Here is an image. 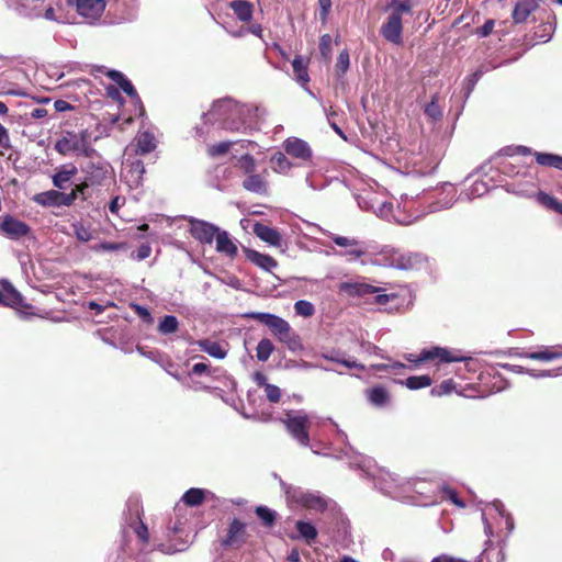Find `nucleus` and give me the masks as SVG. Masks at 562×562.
I'll use <instances>...</instances> for the list:
<instances>
[{"instance_id": "43", "label": "nucleus", "mask_w": 562, "mask_h": 562, "mask_svg": "<svg viewBox=\"0 0 562 562\" xmlns=\"http://www.w3.org/2000/svg\"><path fill=\"white\" fill-rule=\"evenodd\" d=\"M424 112L432 121H437L442 116L441 109L438 104V97L436 94L432 95L430 102L425 105Z\"/></svg>"}, {"instance_id": "29", "label": "nucleus", "mask_w": 562, "mask_h": 562, "mask_svg": "<svg viewBox=\"0 0 562 562\" xmlns=\"http://www.w3.org/2000/svg\"><path fill=\"white\" fill-rule=\"evenodd\" d=\"M538 165L562 170V156L551 153L536 151L533 154Z\"/></svg>"}, {"instance_id": "28", "label": "nucleus", "mask_w": 562, "mask_h": 562, "mask_svg": "<svg viewBox=\"0 0 562 562\" xmlns=\"http://www.w3.org/2000/svg\"><path fill=\"white\" fill-rule=\"evenodd\" d=\"M247 258L267 271H270L278 266V262L273 257L260 254L256 250H247Z\"/></svg>"}, {"instance_id": "10", "label": "nucleus", "mask_w": 562, "mask_h": 562, "mask_svg": "<svg viewBox=\"0 0 562 562\" xmlns=\"http://www.w3.org/2000/svg\"><path fill=\"white\" fill-rule=\"evenodd\" d=\"M0 231L8 238L18 240L27 236L31 233V227L25 222L11 215H5L0 223Z\"/></svg>"}, {"instance_id": "3", "label": "nucleus", "mask_w": 562, "mask_h": 562, "mask_svg": "<svg viewBox=\"0 0 562 562\" xmlns=\"http://www.w3.org/2000/svg\"><path fill=\"white\" fill-rule=\"evenodd\" d=\"M111 166L103 161L100 157L94 160L93 157L81 168L83 173L82 180L79 182L81 186H87L88 192L99 191V188L104 186L110 178Z\"/></svg>"}, {"instance_id": "19", "label": "nucleus", "mask_w": 562, "mask_h": 562, "mask_svg": "<svg viewBox=\"0 0 562 562\" xmlns=\"http://www.w3.org/2000/svg\"><path fill=\"white\" fill-rule=\"evenodd\" d=\"M519 358H526L537 361H552L562 358V352L553 350L549 347H543L538 351H520L516 353Z\"/></svg>"}, {"instance_id": "32", "label": "nucleus", "mask_w": 562, "mask_h": 562, "mask_svg": "<svg viewBox=\"0 0 562 562\" xmlns=\"http://www.w3.org/2000/svg\"><path fill=\"white\" fill-rule=\"evenodd\" d=\"M202 351L209 353L211 357L216 359H223L226 357V351L222 348V346L209 339L198 340L196 342Z\"/></svg>"}, {"instance_id": "14", "label": "nucleus", "mask_w": 562, "mask_h": 562, "mask_svg": "<svg viewBox=\"0 0 562 562\" xmlns=\"http://www.w3.org/2000/svg\"><path fill=\"white\" fill-rule=\"evenodd\" d=\"M283 148L288 155L294 158L308 160L312 157L308 144L296 137L288 138L283 144Z\"/></svg>"}, {"instance_id": "54", "label": "nucleus", "mask_w": 562, "mask_h": 562, "mask_svg": "<svg viewBox=\"0 0 562 562\" xmlns=\"http://www.w3.org/2000/svg\"><path fill=\"white\" fill-rule=\"evenodd\" d=\"M319 4V19L323 23H325L328 19L330 9H331V0H318Z\"/></svg>"}, {"instance_id": "1", "label": "nucleus", "mask_w": 562, "mask_h": 562, "mask_svg": "<svg viewBox=\"0 0 562 562\" xmlns=\"http://www.w3.org/2000/svg\"><path fill=\"white\" fill-rule=\"evenodd\" d=\"M54 149L61 156L76 155L92 158L97 155L87 128L79 132L63 130L55 142Z\"/></svg>"}, {"instance_id": "62", "label": "nucleus", "mask_w": 562, "mask_h": 562, "mask_svg": "<svg viewBox=\"0 0 562 562\" xmlns=\"http://www.w3.org/2000/svg\"><path fill=\"white\" fill-rule=\"evenodd\" d=\"M430 562H468L467 560L450 557L448 554H441L434 558Z\"/></svg>"}, {"instance_id": "26", "label": "nucleus", "mask_w": 562, "mask_h": 562, "mask_svg": "<svg viewBox=\"0 0 562 562\" xmlns=\"http://www.w3.org/2000/svg\"><path fill=\"white\" fill-rule=\"evenodd\" d=\"M307 64L308 60H305L301 55H296L292 61L295 79L303 87L310 82Z\"/></svg>"}, {"instance_id": "44", "label": "nucleus", "mask_w": 562, "mask_h": 562, "mask_svg": "<svg viewBox=\"0 0 562 562\" xmlns=\"http://www.w3.org/2000/svg\"><path fill=\"white\" fill-rule=\"evenodd\" d=\"M456 389L453 380H445L440 384L431 389L430 394L432 396H442L450 394Z\"/></svg>"}, {"instance_id": "51", "label": "nucleus", "mask_w": 562, "mask_h": 562, "mask_svg": "<svg viewBox=\"0 0 562 562\" xmlns=\"http://www.w3.org/2000/svg\"><path fill=\"white\" fill-rule=\"evenodd\" d=\"M266 396L271 403H279L281 400V390L273 384H266L265 387Z\"/></svg>"}, {"instance_id": "15", "label": "nucleus", "mask_w": 562, "mask_h": 562, "mask_svg": "<svg viewBox=\"0 0 562 562\" xmlns=\"http://www.w3.org/2000/svg\"><path fill=\"white\" fill-rule=\"evenodd\" d=\"M0 304L13 308H31L32 306L24 301V297L11 284L4 285L0 291Z\"/></svg>"}, {"instance_id": "61", "label": "nucleus", "mask_w": 562, "mask_h": 562, "mask_svg": "<svg viewBox=\"0 0 562 562\" xmlns=\"http://www.w3.org/2000/svg\"><path fill=\"white\" fill-rule=\"evenodd\" d=\"M106 95L111 98L113 101L123 102L121 92L114 86L106 87Z\"/></svg>"}, {"instance_id": "55", "label": "nucleus", "mask_w": 562, "mask_h": 562, "mask_svg": "<svg viewBox=\"0 0 562 562\" xmlns=\"http://www.w3.org/2000/svg\"><path fill=\"white\" fill-rule=\"evenodd\" d=\"M331 240L339 247H355L358 246V241L352 238H348L345 236L335 235L331 237Z\"/></svg>"}, {"instance_id": "16", "label": "nucleus", "mask_w": 562, "mask_h": 562, "mask_svg": "<svg viewBox=\"0 0 562 562\" xmlns=\"http://www.w3.org/2000/svg\"><path fill=\"white\" fill-rule=\"evenodd\" d=\"M268 170L265 169L261 173H252L243 181V188L249 192H254L260 195L268 193V182L266 176Z\"/></svg>"}, {"instance_id": "57", "label": "nucleus", "mask_w": 562, "mask_h": 562, "mask_svg": "<svg viewBox=\"0 0 562 562\" xmlns=\"http://www.w3.org/2000/svg\"><path fill=\"white\" fill-rule=\"evenodd\" d=\"M137 537L143 541H148V528L147 526L140 520L137 527L134 529Z\"/></svg>"}, {"instance_id": "49", "label": "nucleus", "mask_w": 562, "mask_h": 562, "mask_svg": "<svg viewBox=\"0 0 562 562\" xmlns=\"http://www.w3.org/2000/svg\"><path fill=\"white\" fill-rule=\"evenodd\" d=\"M12 148L9 131L0 123V155Z\"/></svg>"}, {"instance_id": "35", "label": "nucleus", "mask_w": 562, "mask_h": 562, "mask_svg": "<svg viewBox=\"0 0 562 562\" xmlns=\"http://www.w3.org/2000/svg\"><path fill=\"white\" fill-rule=\"evenodd\" d=\"M157 329L161 335L175 334L179 330V321L173 315H166L159 322Z\"/></svg>"}, {"instance_id": "64", "label": "nucleus", "mask_w": 562, "mask_h": 562, "mask_svg": "<svg viewBox=\"0 0 562 562\" xmlns=\"http://www.w3.org/2000/svg\"><path fill=\"white\" fill-rule=\"evenodd\" d=\"M207 371H209V364H206L204 362H198V363L193 364V367H192L193 374L201 375L202 373H205Z\"/></svg>"}, {"instance_id": "50", "label": "nucleus", "mask_w": 562, "mask_h": 562, "mask_svg": "<svg viewBox=\"0 0 562 562\" xmlns=\"http://www.w3.org/2000/svg\"><path fill=\"white\" fill-rule=\"evenodd\" d=\"M319 52L322 56L326 59L329 58L331 53V36L329 34H324L319 38Z\"/></svg>"}, {"instance_id": "60", "label": "nucleus", "mask_w": 562, "mask_h": 562, "mask_svg": "<svg viewBox=\"0 0 562 562\" xmlns=\"http://www.w3.org/2000/svg\"><path fill=\"white\" fill-rule=\"evenodd\" d=\"M135 312L145 322H147V323H151L153 322L151 314H150V312L146 307L140 306V305H135Z\"/></svg>"}, {"instance_id": "41", "label": "nucleus", "mask_w": 562, "mask_h": 562, "mask_svg": "<svg viewBox=\"0 0 562 562\" xmlns=\"http://www.w3.org/2000/svg\"><path fill=\"white\" fill-rule=\"evenodd\" d=\"M237 167L245 173L248 176L252 175L256 172V169H257V165H256V160L255 158L249 155V154H245L244 156H241L239 159H238V162H237Z\"/></svg>"}, {"instance_id": "59", "label": "nucleus", "mask_w": 562, "mask_h": 562, "mask_svg": "<svg viewBox=\"0 0 562 562\" xmlns=\"http://www.w3.org/2000/svg\"><path fill=\"white\" fill-rule=\"evenodd\" d=\"M446 494L448 496V498L454 504L457 505L458 507L460 508H464L465 507V503L463 501H461L457 494V492L452 488H447L446 490Z\"/></svg>"}, {"instance_id": "21", "label": "nucleus", "mask_w": 562, "mask_h": 562, "mask_svg": "<svg viewBox=\"0 0 562 562\" xmlns=\"http://www.w3.org/2000/svg\"><path fill=\"white\" fill-rule=\"evenodd\" d=\"M87 186H81L79 182L75 184L69 193L61 192V204L63 206H71L80 199L81 201H88L92 198V192L86 190Z\"/></svg>"}, {"instance_id": "37", "label": "nucleus", "mask_w": 562, "mask_h": 562, "mask_svg": "<svg viewBox=\"0 0 562 562\" xmlns=\"http://www.w3.org/2000/svg\"><path fill=\"white\" fill-rule=\"evenodd\" d=\"M274 351V345L268 338H262L256 347V357L259 361L266 362L272 352Z\"/></svg>"}, {"instance_id": "17", "label": "nucleus", "mask_w": 562, "mask_h": 562, "mask_svg": "<svg viewBox=\"0 0 562 562\" xmlns=\"http://www.w3.org/2000/svg\"><path fill=\"white\" fill-rule=\"evenodd\" d=\"M77 173L78 168L74 164L63 165L52 177L53 186L58 190H64Z\"/></svg>"}, {"instance_id": "53", "label": "nucleus", "mask_w": 562, "mask_h": 562, "mask_svg": "<svg viewBox=\"0 0 562 562\" xmlns=\"http://www.w3.org/2000/svg\"><path fill=\"white\" fill-rule=\"evenodd\" d=\"M495 21L488 19L481 27L476 29L475 34L480 37H487L494 30Z\"/></svg>"}, {"instance_id": "2", "label": "nucleus", "mask_w": 562, "mask_h": 562, "mask_svg": "<svg viewBox=\"0 0 562 562\" xmlns=\"http://www.w3.org/2000/svg\"><path fill=\"white\" fill-rule=\"evenodd\" d=\"M387 8L392 10L391 14L387 16L386 21L381 26V35L385 41L395 44L402 45L403 43V23L402 16L403 14H412L411 13V4L407 1L403 2H390Z\"/></svg>"}, {"instance_id": "47", "label": "nucleus", "mask_w": 562, "mask_h": 562, "mask_svg": "<svg viewBox=\"0 0 562 562\" xmlns=\"http://www.w3.org/2000/svg\"><path fill=\"white\" fill-rule=\"evenodd\" d=\"M294 310L297 315H301L304 317H310L315 312L314 305L311 302L305 301V300H300V301L295 302Z\"/></svg>"}, {"instance_id": "27", "label": "nucleus", "mask_w": 562, "mask_h": 562, "mask_svg": "<svg viewBox=\"0 0 562 562\" xmlns=\"http://www.w3.org/2000/svg\"><path fill=\"white\" fill-rule=\"evenodd\" d=\"M299 536H291V539H304L308 544H311L317 538V529L314 525L308 521L297 520L295 524Z\"/></svg>"}, {"instance_id": "42", "label": "nucleus", "mask_w": 562, "mask_h": 562, "mask_svg": "<svg viewBox=\"0 0 562 562\" xmlns=\"http://www.w3.org/2000/svg\"><path fill=\"white\" fill-rule=\"evenodd\" d=\"M271 162L273 164V169L277 172H286L291 169L292 164L286 158V156L283 153H277L272 156Z\"/></svg>"}, {"instance_id": "30", "label": "nucleus", "mask_w": 562, "mask_h": 562, "mask_svg": "<svg viewBox=\"0 0 562 562\" xmlns=\"http://www.w3.org/2000/svg\"><path fill=\"white\" fill-rule=\"evenodd\" d=\"M367 398L374 406L382 407L389 402L390 394L385 387L378 385L367 391Z\"/></svg>"}, {"instance_id": "63", "label": "nucleus", "mask_w": 562, "mask_h": 562, "mask_svg": "<svg viewBox=\"0 0 562 562\" xmlns=\"http://www.w3.org/2000/svg\"><path fill=\"white\" fill-rule=\"evenodd\" d=\"M54 108L57 112H65L72 109V105L65 100H56L54 102Z\"/></svg>"}, {"instance_id": "45", "label": "nucleus", "mask_w": 562, "mask_h": 562, "mask_svg": "<svg viewBox=\"0 0 562 562\" xmlns=\"http://www.w3.org/2000/svg\"><path fill=\"white\" fill-rule=\"evenodd\" d=\"M233 142H221L217 144L210 145L207 147V155L210 157H218L227 154L233 145Z\"/></svg>"}, {"instance_id": "4", "label": "nucleus", "mask_w": 562, "mask_h": 562, "mask_svg": "<svg viewBox=\"0 0 562 562\" xmlns=\"http://www.w3.org/2000/svg\"><path fill=\"white\" fill-rule=\"evenodd\" d=\"M284 492L289 504H297L317 513H324L328 508V499L318 493L304 492L294 486H286Z\"/></svg>"}, {"instance_id": "58", "label": "nucleus", "mask_w": 562, "mask_h": 562, "mask_svg": "<svg viewBox=\"0 0 562 562\" xmlns=\"http://www.w3.org/2000/svg\"><path fill=\"white\" fill-rule=\"evenodd\" d=\"M151 254V247L149 244H142L136 251V258L138 260H144L148 258Z\"/></svg>"}, {"instance_id": "18", "label": "nucleus", "mask_w": 562, "mask_h": 562, "mask_svg": "<svg viewBox=\"0 0 562 562\" xmlns=\"http://www.w3.org/2000/svg\"><path fill=\"white\" fill-rule=\"evenodd\" d=\"M36 204L44 207H60L61 204V191L59 190H47L44 192L36 193L32 199Z\"/></svg>"}, {"instance_id": "38", "label": "nucleus", "mask_w": 562, "mask_h": 562, "mask_svg": "<svg viewBox=\"0 0 562 562\" xmlns=\"http://www.w3.org/2000/svg\"><path fill=\"white\" fill-rule=\"evenodd\" d=\"M405 386L409 390H419L428 387L432 384V380L429 375H413L405 380Z\"/></svg>"}, {"instance_id": "31", "label": "nucleus", "mask_w": 562, "mask_h": 562, "mask_svg": "<svg viewBox=\"0 0 562 562\" xmlns=\"http://www.w3.org/2000/svg\"><path fill=\"white\" fill-rule=\"evenodd\" d=\"M278 340L289 348L291 351H301L303 344L301 337L289 325L288 333L278 337Z\"/></svg>"}, {"instance_id": "11", "label": "nucleus", "mask_w": 562, "mask_h": 562, "mask_svg": "<svg viewBox=\"0 0 562 562\" xmlns=\"http://www.w3.org/2000/svg\"><path fill=\"white\" fill-rule=\"evenodd\" d=\"M190 234L193 238H195L196 240H199L200 243H203V244H212L217 232H218V227L209 223V222H205V221H202V220H196V218H191L190 221Z\"/></svg>"}, {"instance_id": "40", "label": "nucleus", "mask_w": 562, "mask_h": 562, "mask_svg": "<svg viewBox=\"0 0 562 562\" xmlns=\"http://www.w3.org/2000/svg\"><path fill=\"white\" fill-rule=\"evenodd\" d=\"M502 367L506 370H510L513 372H516V373H527L533 378H539V376H552V375H558L559 373L558 372H553V371H542L541 373H536L535 370H530V369H527L525 367H521V366H513V364H509V363H505V364H502Z\"/></svg>"}, {"instance_id": "13", "label": "nucleus", "mask_w": 562, "mask_h": 562, "mask_svg": "<svg viewBox=\"0 0 562 562\" xmlns=\"http://www.w3.org/2000/svg\"><path fill=\"white\" fill-rule=\"evenodd\" d=\"M106 76L117 83L119 87L139 106V115H144L145 108L132 82L119 70H110Z\"/></svg>"}, {"instance_id": "7", "label": "nucleus", "mask_w": 562, "mask_h": 562, "mask_svg": "<svg viewBox=\"0 0 562 562\" xmlns=\"http://www.w3.org/2000/svg\"><path fill=\"white\" fill-rule=\"evenodd\" d=\"M409 362H414L415 364H419L424 361H437V363H449V362H461L470 360V357H465L460 355L459 352H453L447 348L442 347H432L430 349H424L419 353L417 358L414 355H409L406 357Z\"/></svg>"}, {"instance_id": "5", "label": "nucleus", "mask_w": 562, "mask_h": 562, "mask_svg": "<svg viewBox=\"0 0 562 562\" xmlns=\"http://www.w3.org/2000/svg\"><path fill=\"white\" fill-rule=\"evenodd\" d=\"M338 292L341 294H346L348 296L359 297H364L370 294H376L374 296V303L379 305H385L390 302L391 299L396 297L395 294H379L380 288L361 282H341L338 285Z\"/></svg>"}, {"instance_id": "24", "label": "nucleus", "mask_w": 562, "mask_h": 562, "mask_svg": "<svg viewBox=\"0 0 562 562\" xmlns=\"http://www.w3.org/2000/svg\"><path fill=\"white\" fill-rule=\"evenodd\" d=\"M229 8L240 22L248 23L252 19L254 4L246 0H233Z\"/></svg>"}, {"instance_id": "12", "label": "nucleus", "mask_w": 562, "mask_h": 562, "mask_svg": "<svg viewBox=\"0 0 562 562\" xmlns=\"http://www.w3.org/2000/svg\"><path fill=\"white\" fill-rule=\"evenodd\" d=\"M71 4L76 5L77 12L87 19H99L104 9L105 0H68Z\"/></svg>"}, {"instance_id": "36", "label": "nucleus", "mask_w": 562, "mask_h": 562, "mask_svg": "<svg viewBox=\"0 0 562 562\" xmlns=\"http://www.w3.org/2000/svg\"><path fill=\"white\" fill-rule=\"evenodd\" d=\"M536 199L541 205L562 215V203L558 201L554 196L543 191H539L536 195Z\"/></svg>"}, {"instance_id": "8", "label": "nucleus", "mask_w": 562, "mask_h": 562, "mask_svg": "<svg viewBox=\"0 0 562 562\" xmlns=\"http://www.w3.org/2000/svg\"><path fill=\"white\" fill-rule=\"evenodd\" d=\"M246 524L234 518L226 530L225 537L221 540L224 549H239L247 541Z\"/></svg>"}, {"instance_id": "52", "label": "nucleus", "mask_w": 562, "mask_h": 562, "mask_svg": "<svg viewBox=\"0 0 562 562\" xmlns=\"http://www.w3.org/2000/svg\"><path fill=\"white\" fill-rule=\"evenodd\" d=\"M126 248L125 243H111V241H103L98 247H95V250H104V251H119Z\"/></svg>"}, {"instance_id": "25", "label": "nucleus", "mask_w": 562, "mask_h": 562, "mask_svg": "<svg viewBox=\"0 0 562 562\" xmlns=\"http://www.w3.org/2000/svg\"><path fill=\"white\" fill-rule=\"evenodd\" d=\"M136 153L139 155H145L154 151L157 147L155 135L149 131L139 133L136 137Z\"/></svg>"}, {"instance_id": "33", "label": "nucleus", "mask_w": 562, "mask_h": 562, "mask_svg": "<svg viewBox=\"0 0 562 562\" xmlns=\"http://www.w3.org/2000/svg\"><path fill=\"white\" fill-rule=\"evenodd\" d=\"M505 555L499 547L490 546L480 554L477 562H504Z\"/></svg>"}, {"instance_id": "9", "label": "nucleus", "mask_w": 562, "mask_h": 562, "mask_svg": "<svg viewBox=\"0 0 562 562\" xmlns=\"http://www.w3.org/2000/svg\"><path fill=\"white\" fill-rule=\"evenodd\" d=\"M246 318L257 321L267 326L272 335L278 339L282 334L288 333L289 323L280 316L262 312H249L245 314Z\"/></svg>"}, {"instance_id": "23", "label": "nucleus", "mask_w": 562, "mask_h": 562, "mask_svg": "<svg viewBox=\"0 0 562 562\" xmlns=\"http://www.w3.org/2000/svg\"><path fill=\"white\" fill-rule=\"evenodd\" d=\"M216 250L218 252L225 254L226 256L234 258L237 256L238 249L237 246L229 238V235L225 231L218 229L216 236Z\"/></svg>"}, {"instance_id": "56", "label": "nucleus", "mask_w": 562, "mask_h": 562, "mask_svg": "<svg viewBox=\"0 0 562 562\" xmlns=\"http://www.w3.org/2000/svg\"><path fill=\"white\" fill-rule=\"evenodd\" d=\"M327 359L331 360V361H335V362H338V363H341L344 364L345 367L347 368H357V369H360V370H363L364 369V366L361 364V363H358L356 361H351V360H346V359H339V358H336L334 356H330V357H326Z\"/></svg>"}, {"instance_id": "46", "label": "nucleus", "mask_w": 562, "mask_h": 562, "mask_svg": "<svg viewBox=\"0 0 562 562\" xmlns=\"http://www.w3.org/2000/svg\"><path fill=\"white\" fill-rule=\"evenodd\" d=\"M72 228L76 238L80 241L87 243L93 237L91 229L80 222L72 224Z\"/></svg>"}, {"instance_id": "48", "label": "nucleus", "mask_w": 562, "mask_h": 562, "mask_svg": "<svg viewBox=\"0 0 562 562\" xmlns=\"http://www.w3.org/2000/svg\"><path fill=\"white\" fill-rule=\"evenodd\" d=\"M335 68L338 76H342L347 72L349 68V54L347 50L340 52Z\"/></svg>"}, {"instance_id": "20", "label": "nucleus", "mask_w": 562, "mask_h": 562, "mask_svg": "<svg viewBox=\"0 0 562 562\" xmlns=\"http://www.w3.org/2000/svg\"><path fill=\"white\" fill-rule=\"evenodd\" d=\"M254 233L261 240L268 243L271 246H280L281 236L280 233L268 225L256 223L254 225Z\"/></svg>"}, {"instance_id": "22", "label": "nucleus", "mask_w": 562, "mask_h": 562, "mask_svg": "<svg viewBox=\"0 0 562 562\" xmlns=\"http://www.w3.org/2000/svg\"><path fill=\"white\" fill-rule=\"evenodd\" d=\"M537 3L532 0H520L516 3L513 10V20L516 24L527 21L529 15L537 9Z\"/></svg>"}, {"instance_id": "34", "label": "nucleus", "mask_w": 562, "mask_h": 562, "mask_svg": "<svg viewBox=\"0 0 562 562\" xmlns=\"http://www.w3.org/2000/svg\"><path fill=\"white\" fill-rule=\"evenodd\" d=\"M205 499V491L202 488H189L182 496V501L187 506H199Z\"/></svg>"}, {"instance_id": "6", "label": "nucleus", "mask_w": 562, "mask_h": 562, "mask_svg": "<svg viewBox=\"0 0 562 562\" xmlns=\"http://www.w3.org/2000/svg\"><path fill=\"white\" fill-rule=\"evenodd\" d=\"M283 424L285 426L286 431L290 436L296 440V442L302 447L310 446V428L311 420L305 414L291 415L286 414V417L283 419Z\"/></svg>"}, {"instance_id": "39", "label": "nucleus", "mask_w": 562, "mask_h": 562, "mask_svg": "<svg viewBox=\"0 0 562 562\" xmlns=\"http://www.w3.org/2000/svg\"><path fill=\"white\" fill-rule=\"evenodd\" d=\"M255 513L266 527L271 528L276 524L277 513L267 506H257Z\"/></svg>"}]
</instances>
